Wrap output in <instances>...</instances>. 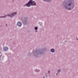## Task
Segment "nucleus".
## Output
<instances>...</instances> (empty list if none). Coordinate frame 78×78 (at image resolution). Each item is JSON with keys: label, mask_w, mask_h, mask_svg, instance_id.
Segmentation results:
<instances>
[{"label": "nucleus", "mask_w": 78, "mask_h": 78, "mask_svg": "<svg viewBox=\"0 0 78 78\" xmlns=\"http://www.w3.org/2000/svg\"><path fill=\"white\" fill-rule=\"evenodd\" d=\"M36 32H37V30H36Z\"/></svg>", "instance_id": "obj_14"}, {"label": "nucleus", "mask_w": 78, "mask_h": 78, "mask_svg": "<svg viewBox=\"0 0 78 78\" xmlns=\"http://www.w3.org/2000/svg\"><path fill=\"white\" fill-rule=\"evenodd\" d=\"M44 1H49V0H43Z\"/></svg>", "instance_id": "obj_11"}, {"label": "nucleus", "mask_w": 78, "mask_h": 78, "mask_svg": "<svg viewBox=\"0 0 78 78\" xmlns=\"http://www.w3.org/2000/svg\"><path fill=\"white\" fill-rule=\"evenodd\" d=\"M77 40H78V38H77Z\"/></svg>", "instance_id": "obj_15"}, {"label": "nucleus", "mask_w": 78, "mask_h": 78, "mask_svg": "<svg viewBox=\"0 0 78 78\" xmlns=\"http://www.w3.org/2000/svg\"><path fill=\"white\" fill-rule=\"evenodd\" d=\"M65 7L67 9L68 8V9H71L74 7V1H69L67 2L66 3Z\"/></svg>", "instance_id": "obj_1"}, {"label": "nucleus", "mask_w": 78, "mask_h": 78, "mask_svg": "<svg viewBox=\"0 0 78 78\" xmlns=\"http://www.w3.org/2000/svg\"><path fill=\"white\" fill-rule=\"evenodd\" d=\"M44 78H45V77H44Z\"/></svg>", "instance_id": "obj_18"}, {"label": "nucleus", "mask_w": 78, "mask_h": 78, "mask_svg": "<svg viewBox=\"0 0 78 78\" xmlns=\"http://www.w3.org/2000/svg\"><path fill=\"white\" fill-rule=\"evenodd\" d=\"M7 50H8V48L6 47H4L3 48V50H4V51H7Z\"/></svg>", "instance_id": "obj_5"}, {"label": "nucleus", "mask_w": 78, "mask_h": 78, "mask_svg": "<svg viewBox=\"0 0 78 78\" xmlns=\"http://www.w3.org/2000/svg\"><path fill=\"white\" fill-rule=\"evenodd\" d=\"M17 25H18V26L19 27H21V25H22V23L20 22H19L18 23Z\"/></svg>", "instance_id": "obj_4"}, {"label": "nucleus", "mask_w": 78, "mask_h": 78, "mask_svg": "<svg viewBox=\"0 0 78 78\" xmlns=\"http://www.w3.org/2000/svg\"><path fill=\"white\" fill-rule=\"evenodd\" d=\"M16 13L17 12H15V13H12L10 15H7V16H8V17H9V16L10 17H12L13 16H14L16 15Z\"/></svg>", "instance_id": "obj_3"}, {"label": "nucleus", "mask_w": 78, "mask_h": 78, "mask_svg": "<svg viewBox=\"0 0 78 78\" xmlns=\"http://www.w3.org/2000/svg\"><path fill=\"white\" fill-rule=\"evenodd\" d=\"M60 70H58V71L57 73H59V72H60Z\"/></svg>", "instance_id": "obj_10"}, {"label": "nucleus", "mask_w": 78, "mask_h": 78, "mask_svg": "<svg viewBox=\"0 0 78 78\" xmlns=\"http://www.w3.org/2000/svg\"><path fill=\"white\" fill-rule=\"evenodd\" d=\"M26 21H27V20H28V19H26Z\"/></svg>", "instance_id": "obj_13"}, {"label": "nucleus", "mask_w": 78, "mask_h": 78, "mask_svg": "<svg viewBox=\"0 0 78 78\" xmlns=\"http://www.w3.org/2000/svg\"><path fill=\"white\" fill-rule=\"evenodd\" d=\"M31 5H36V4L34 1L32 0H30L28 3L26 4V5H24V6L27 5V7H30L31 6Z\"/></svg>", "instance_id": "obj_2"}, {"label": "nucleus", "mask_w": 78, "mask_h": 78, "mask_svg": "<svg viewBox=\"0 0 78 78\" xmlns=\"http://www.w3.org/2000/svg\"><path fill=\"white\" fill-rule=\"evenodd\" d=\"M6 17V15H5V16L2 17L3 18H5V17Z\"/></svg>", "instance_id": "obj_9"}, {"label": "nucleus", "mask_w": 78, "mask_h": 78, "mask_svg": "<svg viewBox=\"0 0 78 78\" xmlns=\"http://www.w3.org/2000/svg\"><path fill=\"white\" fill-rule=\"evenodd\" d=\"M51 52H55V50L53 49H51Z\"/></svg>", "instance_id": "obj_6"}, {"label": "nucleus", "mask_w": 78, "mask_h": 78, "mask_svg": "<svg viewBox=\"0 0 78 78\" xmlns=\"http://www.w3.org/2000/svg\"><path fill=\"white\" fill-rule=\"evenodd\" d=\"M36 72H39V70H37V69L36 70Z\"/></svg>", "instance_id": "obj_8"}, {"label": "nucleus", "mask_w": 78, "mask_h": 78, "mask_svg": "<svg viewBox=\"0 0 78 78\" xmlns=\"http://www.w3.org/2000/svg\"><path fill=\"white\" fill-rule=\"evenodd\" d=\"M37 29H38L37 27H35V30H37Z\"/></svg>", "instance_id": "obj_7"}, {"label": "nucleus", "mask_w": 78, "mask_h": 78, "mask_svg": "<svg viewBox=\"0 0 78 78\" xmlns=\"http://www.w3.org/2000/svg\"><path fill=\"white\" fill-rule=\"evenodd\" d=\"M48 73H50V71H48Z\"/></svg>", "instance_id": "obj_12"}, {"label": "nucleus", "mask_w": 78, "mask_h": 78, "mask_svg": "<svg viewBox=\"0 0 78 78\" xmlns=\"http://www.w3.org/2000/svg\"><path fill=\"white\" fill-rule=\"evenodd\" d=\"M23 23H25V22H24Z\"/></svg>", "instance_id": "obj_17"}, {"label": "nucleus", "mask_w": 78, "mask_h": 78, "mask_svg": "<svg viewBox=\"0 0 78 78\" xmlns=\"http://www.w3.org/2000/svg\"><path fill=\"white\" fill-rule=\"evenodd\" d=\"M58 74V73H57L56 74V75H57V74Z\"/></svg>", "instance_id": "obj_16"}]
</instances>
